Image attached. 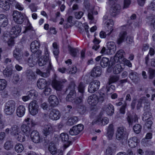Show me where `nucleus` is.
I'll return each instance as SVG.
<instances>
[{"mask_svg":"<svg viewBox=\"0 0 155 155\" xmlns=\"http://www.w3.org/2000/svg\"><path fill=\"white\" fill-rule=\"evenodd\" d=\"M128 135V133L126 131L125 128L122 126L117 128L116 134V138L119 140H127Z\"/></svg>","mask_w":155,"mask_h":155,"instance_id":"f257e3e1","label":"nucleus"},{"mask_svg":"<svg viewBox=\"0 0 155 155\" xmlns=\"http://www.w3.org/2000/svg\"><path fill=\"white\" fill-rule=\"evenodd\" d=\"M15 108V102L13 100L9 101L7 102L5 104L4 112L7 115H11L14 112Z\"/></svg>","mask_w":155,"mask_h":155,"instance_id":"f03ea898","label":"nucleus"},{"mask_svg":"<svg viewBox=\"0 0 155 155\" xmlns=\"http://www.w3.org/2000/svg\"><path fill=\"white\" fill-rule=\"evenodd\" d=\"M48 55L41 57L38 60V64L39 66H42L46 64H48L47 67L48 70L52 69V66L51 60L49 59Z\"/></svg>","mask_w":155,"mask_h":155,"instance_id":"7ed1b4c3","label":"nucleus"},{"mask_svg":"<svg viewBox=\"0 0 155 155\" xmlns=\"http://www.w3.org/2000/svg\"><path fill=\"white\" fill-rule=\"evenodd\" d=\"M38 102L35 100L31 101L29 104V111L30 113L32 115H35L38 113Z\"/></svg>","mask_w":155,"mask_h":155,"instance_id":"20e7f679","label":"nucleus"},{"mask_svg":"<svg viewBox=\"0 0 155 155\" xmlns=\"http://www.w3.org/2000/svg\"><path fill=\"white\" fill-rule=\"evenodd\" d=\"M100 85V81L97 80L91 81L89 84L88 91L91 93H93L99 89Z\"/></svg>","mask_w":155,"mask_h":155,"instance_id":"39448f33","label":"nucleus"},{"mask_svg":"<svg viewBox=\"0 0 155 155\" xmlns=\"http://www.w3.org/2000/svg\"><path fill=\"white\" fill-rule=\"evenodd\" d=\"M12 15L14 21L17 24H21L24 21V17L21 12L14 11L13 12Z\"/></svg>","mask_w":155,"mask_h":155,"instance_id":"423d86ee","label":"nucleus"},{"mask_svg":"<svg viewBox=\"0 0 155 155\" xmlns=\"http://www.w3.org/2000/svg\"><path fill=\"white\" fill-rule=\"evenodd\" d=\"M67 81V80L63 79L60 81L56 80L53 81L52 83L53 87L57 91H61L63 87V84Z\"/></svg>","mask_w":155,"mask_h":155,"instance_id":"0eeeda50","label":"nucleus"},{"mask_svg":"<svg viewBox=\"0 0 155 155\" xmlns=\"http://www.w3.org/2000/svg\"><path fill=\"white\" fill-rule=\"evenodd\" d=\"M84 126L81 124L73 126L69 131L70 134L76 135L79 134L84 129Z\"/></svg>","mask_w":155,"mask_h":155,"instance_id":"6e6552de","label":"nucleus"},{"mask_svg":"<svg viewBox=\"0 0 155 155\" xmlns=\"http://www.w3.org/2000/svg\"><path fill=\"white\" fill-rule=\"evenodd\" d=\"M21 31V26L17 25L12 27L10 32V34L12 36V37H17Z\"/></svg>","mask_w":155,"mask_h":155,"instance_id":"1a4fd4ad","label":"nucleus"},{"mask_svg":"<svg viewBox=\"0 0 155 155\" xmlns=\"http://www.w3.org/2000/svg\"><path fill=\"white\" fill-rule=\"evenodd\" d=\"M55 138H60V139L61 140V141L64 143H67V144H64L67 147H68L71 143V141H68L69 137L67 134L62 133L60 134L59 136L58 135L56 136Z\"/></svg>","mask_w":155,"mask_h":155,"instance_id":"9d476101","label":"nucleus"},{"mask_svg":"<svg viewBox=\"0 0 155 155\" xmlns=\"http://www.w3.org/2000/svg\"><path fill=\"white\" fill-rule=\"evenodd\" d=\"M53 132L52 126L50 124H48L44 126L42 130V133L45 136H47Z\"/></svg>","mask_w":155,"mask_h":155,"instance_id":"9b49d317","label":"nucleus"},{"mask_svg":"<svg viewBox=\"0 0 155 155\" xmlns=\"http://www.w3.org/2000/svg\"><path fill=\"white\" fill-rule=\"evenodd\" d=\"M102 109L107 115L110 116L112 115L114 112V106L110 103L105 105L103 107Z\"/></svg>","mask_w":155,"mask_h":155,"instance_id":"f8f14e48","label":"nucleus"},{"mask_svg":"<svg viewBox=\"0 0 155 155\" xmlns=\"http://www.w3.org/2000/svg\"><path fill=\"white\" fill-rule=\"evenodd\" d=\"M60 111L56 109H52L49 114V118L53 120H57L59 119L61 117Z\"/></svg>","mask_w":155,"mask_h":155,"instance_id":"ddd939ff","label":"nucleus"},{"mask_svg":"<svg viewBox=\"0 0 155 155\" xmlns=\"http://www.w3.org/2000/svg\"><path fill=\"white\" fill-rule=\"evenodd\" d=\"M125 54V53L122 50L118 51L116 53L114 58V60L115 62H117L118 61H120L124 60V55Z\"/></svg>","mask_w":155,"mask_h":155,"instance_id":"4468645a","label":"nucleus"},{"mask_svg":"<svg viewBox=\"0 0 155 155\" xmlns=\"http://www.w3.org/2000/svg\"><path fill=\"white\" fill-rule=\"evenodd\" d=\"M31 138L32 141L35 143L40 142L41 139L39 134L37 130H34L31 134Z\"/></svg>","mask_w":155,"mask_h":155,"instance_id":"2eb2a0df","label":"nucleus"},{"mask_svg":"<svg viewBox=\"0 0 155 155\" xmlns=\"http://www.w3.org/2000/svg\"><path fill=\"white\" fill-rule=\"evenodd\" d=\"M87 101L91 105L95 106L98 102V97L96 94H92L88 97Z\"/></svg>","mask_w":155,"mask_h":155,"instance_id":"dca6fc26","label":"nucleus"},{"mask_svg":"<svg viewBox=\"0 0 155 155\" xmlns=\"http://www.w3.org/2000/svg\"><path fill=\"white\" fill-rule=\"evenodd\" d=\"M22 53L21 50L20 48H16L13 51L14 57L18 61H20L22 59Z\"/></svg>","mask_w":155,"mask_h":155,"instance_id":"f3484780","label":"nucleus"},{"mask_svg":"<svg viewBox=\"0 0 155 155\" xmlns=\"http://www.w3.org/2000/svg\"><path fill=\"white\" fill-rule=\"evenodd\" d=\"M107 48L106 51L107 53H114L116 49L115 43L113 41L108 42L107 44Z\"/></svg>","mask_w":155,"mask_h":155,"instance_id":"a211bd4d","label":"nucleus"},{"mask_svg":"<svg viewBox=\"0 0 155 155\" xmlns=\"http://www.w3.org/2000/svg\"><path fill=\"white\" fill-rule=\"evenodd\" d=\"M130 78L134 83L137 82L140 80L138 74L136 72L132 70L130 71L129 74Z\"/></svg>","mask_w":155,"mask_h":155,"instance_id":"6ab92c4d","label":"nucleus"},{"mask_svg":"<svg viewBox=\"0 0 155 155\" xmlns=\"http://www.w3.org/2000/svg\"><path fill=\"white\" fill-rule=\"evenodd\" d=\"M101 68L99 66L94 67L91 71V75L94 77L100 76L101 74Z\"/></svg>","mask_w":155,"mask_h":155,"instance_id":"aec40b11","label":"nucleus"},{"mask_svg":"<svg viewBox=\"0 0 155 155\" xmlns=\"http://www.w3.org/2000/svg\"><path fill=\"white\" fill-rule=\"evenodd\" d=\"M114 134V129L112 124H110L107 129L106 136L109 140L112 139Z\"/></svg>","mask_w":155,"mask_h":155,"instance_id":"412c9836","label":"nucleus"},{"mask_svg":"<svg viewBox=\"0 0 155 155\" xmlns=\"http://www.w3.org/2000/svg\"><path fill=\"white\" fill-rule=\"evenodd\" d=\"M120 7L119 5L114 4L113 5L111 9V14L112 16H115L119 12Z\"/></svg>","mask_w":155,"mask_h":155,"instance_id":"4be33fe9","label":"nucleus"},{"mask_svg":"<svg viewBox=\"0 0 155 155\" xmlns=\"http://www.w3.org/2000/svg\"><path fill=\"white\" fill-rule=\"evenodd\" d=\"M8 20L6 15L4 14H0V26L4 27L7 25Z\"/></svg>","mask_w":155,"mask_h":155,"instance_id":"5701e85b","label":"nucleus"},{"mask_svg":"<svg viewBox=\"0 0 155 155\" xmlns=\"http://www.w3.org/2000/svg\"><path fill=\"white\" fill-rule=\"evenodd\" d=\"M138 140L136 137H134L130 138L128 141V144L131 148L135 147L137 144Z\"/></svg>","mask_w":155,"mask_h":155,"instance_id":"b1692460","label":"nucleus"},{"mask_svg":"<svg viewBox=\"0 0 155 155\" xmlns=\"http://www.w3.org/2000/svg\"><path fill=\"white\" fill-rule=\"evenodd\" d=\"M49 103L52 106H54L57 105L59 103V100L57 97L54 95H51L49 97Z\"/></svg>","mask_w":155,"mask_h":155,"instance_id":"393cba45","label":"nucleus"},{"mask_svg":"<svg viewBox=\"0 0 155 155\" xmlns=\"http://www.w3.org/2000/svg\"><path fill=\"white\" fill-rule=\"evenodd\" d=\"M40 43L39 42L37 41H33L30 45V48L31 51L32 53H34L40 46Z\"/></svg>","mask_w":155,"mask_h":155,"instance_id":"a878e982","label":"nucleus"},{"mask_svg":"<svg viewBox=\"0 0 155 155\" xmlns=\"http://www.w3.org/2000/svg\"><path fill=\"white\" fill-rule=\"evenodd\" d=\"M138 117L136 115H135L134 117H132L130 115H128L127 117V120L129 126L130 127L132 126L133 122H136L138 121Z\"/></svg>","mask_w":155,"mask_h":155,"instance_id":"bb28decb","label":"nucleus"},{"mask_svg":"<svg viewBox=\"0 0 155 155\" xmlns=\"http://www.w3.org/2000/svg\"><path fill=\"white\" fill-rule=\"evenodd\" d=\"M47 82L45 79L43 78H40L37 82V85L39 89H43L47 85Z\"/></svg>","mask_w":155,"mask_h":155,"instance_id":"cd10ccee","label":"nucleus"},{"mask_svg":"<svg viewBox=\"0 0 155 155\" xmlns=\"http://www.w3.org/2000/svg\"><path fill=\"white\" fill-rule=\"evenodd\" d=\"M25 107L23 105L19 106L16 110L17 114L19 117H22L25 114Z\"/></svg>","mask_w":155,"mask_h":155,"instance_id":"c85d7f7f","label":"nucleus"},{"mask_svg":"<svg viewBox=\"0 0 155 155\" xmlns=\"http://www.w3.org/2000/svg\"><path fill=\"white\" fill-rule=\"evenodd\" d=\"M21 129L26 136H29L31 129L29 125H28L27 124L22 125L21 126Z\"/></svg>","mask_w":155,"mask_h":155,"instance_id":"c756f323","label":"nucleus"},{"mask_svg":"<svg viewBox=\"0 0 155 155\" xmlns=\"http://www.w3.org/2000/svg\"><path fill=\"white\" fill-rule=\"evenodd\" d=\"M20 131V129L16 125L12 126L10 129L11 134L15 137Z\"/></svg>","mask_w":155,"mask_h":155,"instance_id":"7c9ffc66","label":"nucleus"},{"mask_svg":"<svg viewBox=\"0 0 155 155\" xmlns=\"http://www.w3.org/2000/svg\"><path fill=\"white\" fill-rule=\"evenodd\" d=\"M13 142L11 139L7 140L4 145V148L6 150H11L13 147Z\"/></svg>","mask_w":155,"mask_h":155,"instance_id":"2f4dec72","label":"nucleus"},{"mask_svg":"<svg viewBox=\"0 0 155 155\" xmlns=\"http://www.w3.org/2000/svg\"><path fill=\"white\" fill-rule=\"evenodd\" d=\"M48 150L51 154L54 155L57 152V149L54 143H51L49 145Z\"/></svg>","mask_w":155,"mask_h":155,"instance_id":"473e14b6","label":"nucleus"},{"mask_svg":"<svg viewBox=\"0 0 155 155\" xmlns=\"http://www.w3.org/2000/svg\"><path fill=\"white\" fill-rule=\"evenodd\" d=\"M107 26L108 28L107 31L109 32L107 35H110L113 30L112 27L114 23L112 19L108 20L106 22Z\"/></svg>","mask_w":155,"mask_h":155,"instance_id":"72a5a7b5","label":"nucleus"},{"mask_svg":"<svg viewBox=\"0 0 155 155\" xmlns=\"http://www.w3.org/2000/svg\"><path fill=\"white\" fill-rule=\"evenodd\" d=\"M127 33L125 31L121 32L119 35V38L117 40V43L119 44L121 43L124 40L125 38L127 36Z\"/></svg>","mask_w":155,"mask_h":155,"instance_id":"f704fd0d","label":"nucleus"},{"mask_svg":"<svg viewBox=\"0 0 155 155\" xmlns=\"http://www.w3.org/2000/svg\"><path fill=\"white\" fill-rule=\"evenodd\" d=\"M0 7L6 11L8 10L10 8L8 3L7 1H2L0 2Z\"/></svg>","mask_w":155,"mask_h":155,"instance_id":"c9c22d12","label":"nucleus"},{"mask_svg":"<svg viewBox=\"0 0 155 155\" xmlns=\"http://www.w3.org/2000/svg\"><path fill=\"white\" fill-rule=\"evenodd\" d=\"M109 59L106 57H103L101 60L100 62L101 65L102 67L105 68L108 65V67L110 66L109 64Z\"/></svg>","mask_w":155,"mask_h":155,"instance_id":"e433bc0d","label":"nucleus"},{"mask_svg":"<svg viewBox=\"0 0 155 155\" xmlns=\"http://www.w3.org/2000/svg\"><path fill=\"white\" fill-rule=\"evenodd\" d=\"M27 94L29 97L31 99H36L38 95V93L37 91L33 89L28 91Z\"/></svg>","mask_w":155,"mask_h":155,"instance_id":"4c0bfd02","label":"nucleus"},{"mask_svg":"<svg viewBox=\"0 0 155 155\" xmlns=\"http://www.w3.org/2000/svg\"><path fill=\"white\" fill-rule=\"evenodd\" d=\"M18 141L22 142L25 140V137L24 134L21 131L15 137Z\"/></svg>","mask_w":155,"mask_h":155,"instance_id":"58836bf2","label":"nucleus"},{"mask_svg":"<svg viewBox=\"0 0 155 155\" xmlns=\"http://www.w3.org/2000/svg\"><path fill=\"white\" fill-rule=\"evenodd\" d=\"M37 60L31 55L28 60V64L29 66L31 67H34L36 64Z\"/></svg>","mask_w":155,"mask_h":155,"instance_id":"ea45409f","label":"nucleus"},{"mask_svg":"<svg viewBox=\"0 0 155 155\" xmlns=\"http://www.w3.org/2000/svg\"><path fill=\"white\" fill-rule=\"evenodd\" d=\"M26 75L27 78L30 80H32L35 78V73L31 70H28L26 72Z\"/></svg>","mask_w":155,"mask_h":155,"instance_id":"a19ab883","label":"nucleus"},{"mask_svg":"<svg viewBox=\"0 0 155 155\" xmlns=\"http://www.w3.org/2000/svg\"><path fill=\"white\" fill-rule=\"evenodd\" d=\"M70 54L74 57H77L79 54V50L76 48L70 47L69 49Z\"/></svg>","mask_w":155,"mask_h":155,"instance_id":"79ce46f5","label":"nucleus"},{"mask_svg":"<svg viewBox=\"0 0 155 155\" xmlns=\"http://www.w3.org/2000/svg\"><path fill=\"white\" fill-rule=\"evenodd\" d=\"M78 120V119L77 117H73L68 119L67 122V124L69 126H72L76 124Z\"/></svg>","mask_w":155,"mask_h":155,"instance_id":"37998d69","label":"nucleus"},{"mask_svg":"<svg viewBox=\"0 0 155 155\" xmlns=\"http://www.w3.org/2000/svg\"><path fill=\"white\" fill-rule=\"evenodd\" d=\"M84 6L88 11H90L91 12L93 11L94 7L90 5L88 0H84Z\"/></svg>","mask_w":155,"mask_h":155,"instance_id":"c03bdc74","label":"nucleus"},{"mask_svg":"<svg viewBox=\"0 0 155 155\" xmlns=\"http://www.w3.org/2000/svg\"><path fill=\"white\" fill-rule=\"evenodd\" d=\"M77 109L78 112L81 114H84L86 111V108L84 105H78Z\"/></svg>","mask_w":155,"mask_h":155,"instance_id":"a18cd8bd","label":"nucleus"},{"mask_svg":"<svg viewBox=\"0 0 155 155\" xmlns=\"http://www.w3.org/2000/svg\"><path fill=\"white\" fill-rule=\"evenodd\" d=\"M123 68L120 64H116L113 68V72L115 74H118L122 70Z\"/></svg>","mask_w":155,"mask_h":155,"instance_id":"49530a36","label":"nucleus"},{"mask_svg":"<svg viewBox=\"0 0 155 155\" xmlns=\"http://www.w3.org/2000/svg\"><path fill=\"white\" fill-rule=\"evenodd\" d=\"M24 149L23 146L20 143H18L15 146V151L18 153L22 152Z\"/></svg>","mask_w":155,"mask_h":155,"instance_id":"de8ad7c7","label":"nucleus"},{"mask_svg":"<svg viewBox=\"0 0 155 155\" xmlns=\"http://www.w3.org/2000/svg\"><path fill=\"white\" fill-rule=\"evenodd\" d=\"M142 126L139 124H136L133 127L134 132L137 134L140 133L141 130Z\"/></svg>","mask_w":155,"mask_h":155,"instance_id":"09e8293b","label":"nucleus"},{"mask_svg":"<svg viewBox=\"0 0 155 155\" xmlns=\"http://www.w3.org/2000/svg\"><path fill=\"white\" fill-rule=\"evenodd\" d=\"M151 113L148 111L145 112L143 114V116L142 117V120L143 121L151 120Z\"/></svg>","mask_w":155,"mask_h":155,"instance_id":"8fccbe9b","label":"nucleus"},{"mask_svg":"<svg viewBox=\"0 0 155 155\" xmlns=\"http://www.w3.org/2000/svg\"><path fill=\"white\" fill-rule=\"evenodd\" d=\"M85 87V84L82 82H80L79 83L78 87V91L81 93V95L82 96H83V94L84 92Z\"/></svg>","mask_w":155,"mask_h":155,"instance_id":"3c124183","label":"nucleus"},{"mask_svg":"<svg viewBox=\"0 0 155 155\" xmlns=\"http://www.w3.org/2000/svg\"><path fill=\"white\" fill-rule=\"evenodd\" d=\"M4 76L6 77H10L12 74V71L11 69L6 68L3 71Z\"/></svg>","mask_w":155,"mask_h":155,"instance_id":"603ef678","label":"nucleus"},{"mask_svg":"<svg viewBox=\"0 0 155 155\" xmlns=\"http://www.w3.org/2000/svg\"><path fill=\"white\" fill-rule=\"evenodd\" d=\"M119 76L117 75L111 76L109 79V85L112 83L117 82L119 79Z\"/></svg>","mask_w":155,"mask_h":155,"instance_id":"864d4df0","label":"nucleus"},{"mask_svg":"<svg viewBox=\"0 0 155 155\" xmlns=\"http://www.w3.org/2000/svg\"><path fill=\"white\" fill-rule=\"evenodd\" d=\"M7 85V81L4 79H0V91L4 89Z\"/></svg>","mask_w":155,"mask_h":155,"instance_id":"5fc2aeb1","label":"nucleus"},{"mask_svg":"<svg viewBox=\"0 0 155 155\" xmlns=\"http://www.w3.org/2000/svg\"><path fill=\"white\" fill-rule=\"evenodd\" d=\"M25 121L26 123V124L28 125L31 124V128L34 127L36 125V123L33 120L30 119L29 118H27L26 119H25Z\"/></svg>","mask_w":155,"mask_h":155,"instance_id":"6e6d98bb","label":"nucleus"},{"mask_svg":"<svg viewBox=\"0 0 155 155\" xmlns=\"http://www.w3.org/2000/svg\"><path fill=\"white\" fill-rule=\"evenodd\" d=\"M148 72L149 75V79H152L154 77L155 70L151 68H149L148 69Z\"/></svg>","mask_w":155,"mask_h":155,"instance_id":"4d7b16f0","label":"nucleus"},{"mask_svg":"<svg viewBox=\"0 0 155 155\" xmlns=\"http://www.w3.org/2000/svg\"><path fill=\"white\" fill-rule=\"evenodd\" d=\"M94 44L95 45L92 47V48L94 49L95 51H97L100 47V45H98L100 42V41L97 40L96 38H95L93 41Z\"/></svg>","mask_w":155,"mask_h":155,"instance_id":"13d9d810","label":"nucleus"},{"mask_svg":"<svg viewBox=\"0 0 155 155\" xmlns=\"http://www.w3.org/2000/svg\"><path fill=\"white\" fill-rule=\"evenodd\" d=\"M67 69L68 73L71 74H74L77 71V68L74 66H73Z\"/></svg>","mask_w":155,"mask_h":155,"instance_id":"bf43d9fd","label":"nucleus"},{"mask_svg":"<svg viewBox=\"0 0 155 155\" xmlns=\"http://www.w3.org/2000/svg\"><path fill=\"white\" fill-rule=\"evenodd\" d=\"M83 96H82L81 95L80 97H77L76 99H74L73 103L76 104H78L81 103L83 101Z\"/></svg>","mask_w":155,"mask_h":155,"instance_id":"052dcab7","label":"nucleus"},{"mask_svg":"<svg viewBox=\"0 0 155 155\" xmlns=\"http://www.w3.org/2000/svg\"><path fill=\"white\" fill-rule=\"evenodd\" d=\"M20 78L19 77V75L17 74H14L13 77L12 81L15 84H16L18 83L20 81Z\"/></svg>","mask_w":155,"mask_h":155,"instance_id":"680f3d73","label":"nucleus"},{"mask_svg":"<svg viewBox=\"0 0 155 155\" xmlns=\"http://www.w3.org/2000/svg\"><path fill=\"white\" fill-rule=\"evenodd\" d=\"M41 51L40 50H37L31 54L32 56L34 57L37 60L38 57L41 55Z\"/></svg>","mask_w":155,"mask_h":155,"instance_id":"e2e57ef3","label":"nucleus"},{"mask_svg":"<svg viewBox=\"0 0 155 155\" xmlns=\"http://www.w3.org/2000/svg\"><path fill=\"white\" fill-rule=\"evenodd\" d=\"M99 119L101 120L100 125H104L107 124L109 122L108 119L107 117H104L103 118H100Z\"/></svg>","mask_w":155,"mask_h":155,"instance_id":"0e129e2a","label":"nucleus"},{"mask_svg":"<svg viewBox=\"0 0 155 155\" xmlns=\"http://www.w3.org/2000/svg\"><path fill=\"white\" fill-rule=\"evenodd\" d=\"M144 109L145 111H148L150 110V103L147 100L144 104Z\"/></svg>","mask_w":155,"mask_h":155,"instance_id":"69168bd1","label":"nucleus"},{"mask_svg":"<svg viewBox=\"0 0 155 155\" xmlns=\"http://www.w3.org/2000/svg\"><path fill=\"white\" fill-rule=\"evenodd\" d=\"M76 85L74 81H71L69 84L67 90H75Z\"/></svg>","mask_w":155,"mask_h":155,"instance_id":"338daca9","label":"nucleus"},{"mask_svg":"<svg viewBox=\"0 0 155 155\" xmlns=\"http://www.w3.org/2000/svg\"><path fill=\"white\" fill-rule=\"evenodd\" d=\"M44 91V93L45 95H48L51 94V89L48 87H46Z\"/></svg>","mask_w":155,"mask_h":155,"instance_id":"774afa93","label":"nucleus"}]
</instances>
